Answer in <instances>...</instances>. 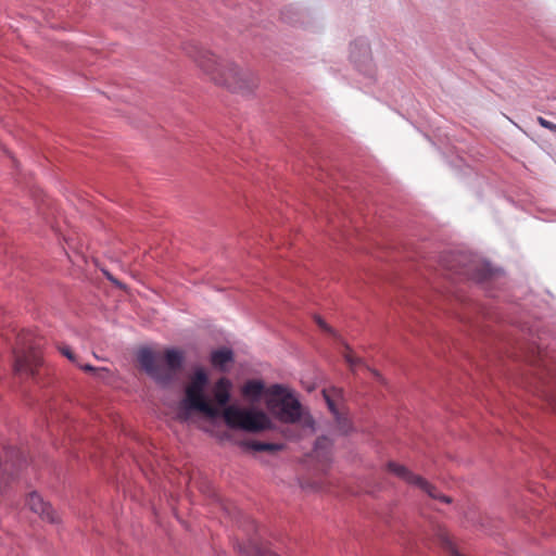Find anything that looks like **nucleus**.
<instances>
[{"label": "nucleus", "instance_id": "4be33fe9", "mask_svg": "<svg viewBox=\"0 0 556 556\" xmlns=\"http://www.w3.org/2000/svg\"><path fill=\"white\" fill-rule=\"evenodd\" d=\"M302 434L296 435L295 438H300ZM294 437L289 435V439H293Z\"/></svg>", "mask_w": 556, "mask_h": 556}, {"label": "nucleus", "instance_id": "6e6552de", "mask_svg": "<svg viewBox=\"0 0 556 556\" xmlns=\"http://www.w3.org/2000/svg\"><path fill=\"white\" fill-rule=\"evenodd\" d=\"M24 463L22 452L15 447L7 448L3 456L0 455V493L13 478L14 470L20 469Z\"/></svg>", "mask_w": 556, "mask_h": 556}, {"label": "nucleus", "instance_id": "f257e3e1", "mask_svg": "<svg viewBox=\"0 0 556 556\" xmlns=\"http://www.w3.org/2000/svg\"><path fill=\"white\" fill-rule=\"evenodd\" d=\"M184 50L203 74L217 86L239 94H250L258 86V79L252 71L242 68L230 60L218 58L203 47L188 43Z\"/></svg>", "mask_w": 556, "mask_h": 556}, {"label": "nucleus", "instance_id": "f8f14e48", "mask_svg": "<svg viewBox=\"0 0 556 556\" xmlns=\"http://www.w3.org/2000/svg\"><path fill=\"white\" fill-rule=\"evenodd\" d=\"M233 361V353L230 349L223 348L215 350L211 354V363L214 367L224 370L226 364Z\"/></svg>", "mask_w": 556, "mask_h": 556}, {"label": "nucleus", "instance_id": "f03ea898", "mask_svg": "<svg viewBox=\"0 0 556 556\" xmlns=\"http://www.w3.org/2000/svg\"><path fill=\"white\" fill-rule=\"evenodd\" d=\"M231 381L226 378H219L213 388L215 402L219 406H225L223 418L225 424L231 429H241L249 432H260L271 429L273 424L269 417L262 410L244 409L235 405H228L230 401Z\"/></svg>", "mask_w": 556, "mask_h": 556}, {"label": "nucleus", "instance_id": "6ab92c4d", "mask_svg": "<svg viewBox=\"0 0 556 556\" xmlns=\"http://www.w3.org/2000/svg\"><path fill=\"white\" fill-rule=\"evenodd\" d=\"M60 352L63 356H65L67 359H70L72 363H74L75 365H77L79 368H81V366H84V364H81L77 356L73 353V351L71 350L70 346H62L60 348Z\"/></svg>", "mask_w": 556, "mask_h": 556}, {"label": "nucleus", "instance_id": "aec40b11", "mask_svg": "<svg viewBox=\"0 0 556 556\" xmlns=\"http://www.w3.org/2000/svg\"><path fill=\"white\" fill-rule=\"evenodd\" d=\"M538 123L545 129H548L553 132H556V124L553 123V122H549L547 119H545L544 117H541L539 116L538 117Z\"/></svg>", "mask_w": 556, "mask_h": 556}, {"label": "nucleus", "instance_id": "2eb2a0df", "mask_svg": "<svg viewBox=\"0 0 556 556\" xmlns=\"http://www.w3.org/2000/svg\"><path fill=\"white\" fill-rule=\"evenodd\" d=\"M242 445L257 452H277L282 448V444L260 441H247Z\"/></svg>", "mask_w": 556, "mask_h": 556}, {"label": "nucleus", "instance_id": "1a4fd4ad", "mask_svg": "<svg viewBox=\"0 0 556 556\" xmlns=\"http://www.w3.org/2000/svg\"><path fill=\"white\" fill-rule=\"evenodd\" d=\"M323 396L327 403L329 410L334 416L337 426L342 433H348L351 428L349 418L340 410V402L342 399V390L339 388H329L323 390Z\"/></svg>", "mask_w": 556, "mask_h": 556}, {"label": "nucleus", "instance_id": "ddd939ff", "mask_svg": "<svg viewBox=\"0 0 556 556\" xmlns=\"http://www.w3.org/2000/svg\"><path fill=\"white\" fill-rule=\"evenodd\" d=\"M265 389V386L262 381L258 380H249L242 387V395L249 400L256 401L261 397Z\"/></svg>", "mask_w": 556, "mask_h": 556}, {"label": "nucleus", "instance_id": "412c9836", "mask_svg": "<svg viewBox=\"0 0 556 556\" xmlns=\"http://www.w3.org/2000/svg\"><path fill=\"white\" fill-rule=\"evenodd\" d=\"M315 321L316 324L318 325V327L326 331V332H329L330 334H336L333 329L331 327H329L324 319H321L319 316H315Z\"/></svg>", "mask_w": 556, "mask_h": 556}, {"label": "nucleus", "instance_id": "f3484780", "mask_svg": "<svg viewBox=\"0 0 556 556\" xmlns=\"http://www.w3.org/2000/svg\"><path fill=\"white\" fill-rule=\"evenodd\" d=\"M343 357L349 367L351 368V370L353 371L363 364V361L356 357L348 345L345 346V350L343 352Z\"/></svg>", "mask_w": 556, "mask_h": 556}, {"label": "nucleus", "instance_id": "7ed1b4c3", "mask_svg": "<svg viewBox=\"0 0 556 556\" xmlns=\"http://www.w3.org/2000/svg\"><path fill=\"white\" fill-rule=\"evenodd\" d=\"M266 406L279 421L300 426L303 434H312L315 431L313 417L283 387L275 384L267 390Z\"/></svg>", "mask_w": 556, "mask_h": 556}, {"label": "nucleus", "instance_id": "39448f33", "mask_svg": "<svg viewBox=\"0 0 556 556\" xmlns=\"http://www.w3.org/2000/svg\"><path fill=\"white\" fill-rule=\"evenodd\" d=\"M207 382L208 377L204 369H197L185 389L184 406L200 412L208 418H216L220 412L206 400L204 394Z\"/></svg>", "mask_w": 556, "mask_h": 556}, {"label": "nucleus", "instance_id": "0eeeda50", "mask_svg": "<svg viewBox=\"0 0 556 556\" xmlns=\"http://www.w3.org/2000/svg\"><path fill=\"white\" fill-rule=\"evenodd\" d=\"M387 468L392 475L396 476L406 483L418 488L419 490L425 492L429 497L433 500H439L446 504L452 502V500L448 496L440 494V492L437 490L434 485H432L421 476L412 472L407 467L400 465L395 462H389Z\"/></svg>", "mask_w": 556, "mask_h": 556}, {"label": "nucleus", "instance_id": "a211bd4d", "mask_svg": "<svg viewBox=\"0 0 556 556\" xmlns=\"http://www.w3.org/2000/svg\"><path fill=\"white\" fill-rule=\"evenodd\" d=\"M245 553L249 556H278L277 554L273 553L271 551L264 548L258 545H251L249 551H245Z\"/></svg>", "mask_w": 556, "mask_h": 556}, {"label": "nucleus", "instance_id": "9d476101", "mask_svg": "<svg viewBox=\"0 0 556 556\" xmlns=\"http://www.w3.org/2000/svg\"><path fill=\"white\" fill-rule=\"evenodd\" d=\"M27 506L31 511L37 514L43 521L49 523L59 522V516L51 505L42 500V497L33 492L27 497Z\"/></svg>", "mask_w": 556, "mask_h": 556}, {"label": "nucleus", "instance_id": "9b49d317", "mask_svg": "<svg viewBox=\"0 0 556 556\" xmlns=\"http://www.w3.org/2000/svg\"><path fill=\"white\" fill-rule=\"evenodd\" d=\"M331 441L327 437H320L315 442L314 454L315 457L324 463L330 460Z\"/></svg>", "mask_w": 556, "mask_h": 556}, {"label": "nucleus", "instance_id": "dca6fc26", "mask_svg": "<svg viewBox=\"0 0 556 556\" xmlns=\"http://www.w3.org/2000/svg\"><path fill=\"white\" fill-rule=\"evenodd\" d=\"M81 369L86 372H91L98 380L104 382L109 381L113 377L112 371L105 367H93L89 364H85L81 366Z\"/></svg>", "mask_w": 556, "mask_h": 556}, {"label": "nucleus", "instance_id": "20e7f679", "mask_svg": "<svg viewBox=\"0 0 556 556\" xmlns=\"http://www.w3.org/2000/svg\"><path fill=\"white\" fill-rule=\"evenodd\" d=\"M40 340L29 330H22L16 337L14 348V370L17 374L34 376L41 365Z\"/></svg>", "mask_w": 556, "mask_h": 556}, {"label": "nucleus", "instance_id": "4468645a", "mask_svg": "<svg viewBox=\"0 0 556 556\" xmlns=\"http://www.w3.org/2000/svg\"><path fill=\"white\" fill-rule=\"evenodd\" d=\"M121 364L136 377L139 371V350L132 349L124 353L121 358Z\"/></svg>", "mask_w": 556, "mask_h": 556}, {"label": "nucleus", "instance_id": "423d86ee", "mask_svg": "<svg viewBox=\"0 0 556 556\" xmlns=\"http://www.w3.org/2000/svg\"><path fill=\"white\" fill-rule=\"evenodd\" d=\"M184 354L178 350H167L164 354L165 366H150L151 353L148 349L141 348V367H146L149 372L161 383L173 381L182 368Z\"/></svg>", "mask_w": 556, "mask_h": 556}]
</instances>
